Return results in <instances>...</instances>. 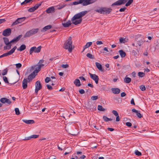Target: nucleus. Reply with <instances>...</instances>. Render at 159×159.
Masks as SVG:
<instances>
[{"mask_svg": "<svg viewBox=\"0 0 159 159\" xmlns=\"http://www.w3.org/2000/svg\"><path fill=\"white\" fill-rule=\"evenodd\" d=\"M138 76L140 77H143L145 75V74L143 72H138Z\"/></svg>", "mask_w": 159, "mask_h": 159, "instance_id": "nucleus-36", "label": "nucleus"}, {"mask_svg": "<svg viewBox=\"0 0 159 159\" xmlns=\"http://www.w3.org/2000/svg\"><path fill=\"white\" fill-rule=\"evenodd\" d=\"M128 0H119L116 2L113 3L111 6L114 5H120L122 4H124L127 2Z\"/></svg>", "mask_w": 159, "mask_h": 159, "instance_id": "nucleus-12", "label": "nucleus"}, {"mask_svg": "<svg viewBox=\"0 0 159 159\" xmlns=\"http://www.w3.org/2000/svg\"><path fill=\"white\" fill-rule=\"evenodd\" d=\"M51 81V79L49 77H47L45 79V82L46 83H48Z\"/></svg>", "mask_w": 159, "mask_h": 159, "instance_id": "nucleus-50", "label": "nucleus"}, {"mask_svg": "<svg viewBox=\"0 0 159 159\" xmlns=\"http://www.w3.org/2000/svg\"><path fill=\"white\" fill-rule=\"evenodd\" d=\"M86 56L90 59H93L94 58V56L89 53H88L86 54Z\"/></svg>", "mask_w": 159, "mask_h": 159, "instance_id": "nucleus-38", "label": "nucleus"}, {"mask_svg": "<svg viewBox=\"0 0 159 159\" xmlns=\"http://www.w3.org/2000/svg\"><path fill=\"white\" fill-rule=\"evenodd\" d=\"M131 75L134 77H135L136 76V73L134 71L131 73Z\"/></svg>", "mask_w": 159, "mask_h": 159, "instance_id": "nucleus-62", "label": "nucleus"}, {"mask_svg": "<svg viewBox=\"0 0 159 159\" xmlns=\"http://www.w3.org/2000/svg\"><path fill=\"white\" fill-rule=\"evenodd\" d=\"M11 33V30L10 28H7L3 30L2 35L5 36H8L10 35Z\"/></svg>", "mask_w": 159, "mask_h": 159, "instance_id": "nucleus-11", "label": "nucleus"}, {"mask_svg": "<svg viewBox=\"0 0 159 159\" xmlns=\"http://www.w3.org/2000/svg\"><path fill=\"white\" fill-rule=\"evenodd\" d=\"M6 46L4 47V50L6 49H10L11 48V44L6 45Z\"/></svg>", "mask_w": 159, "mask_h": 159, "instance_id": "nucleus-34", "label": "nucleus"}, {"mask_svg": "<svg viewBox=\"0 0 159 159\" xmlns=\"http://www.w3.org/2000/svg\"><path fill=\"white\" fill-rule=\"evenodd\" d=\"M119 52L121 57H124L126 56L125 52L122 50H120L119 51Z\"/></svg>", "mask_w": 159, "mask_h": 159, "instance_id": "nucleus-27", "label": "nucleus"}, {"mask_svg": "<svg viewBox=\"0 0 159 159\" xmlns=\"http://www.w3.org/2000/svg\"><path fill=\"white\" fill-rule=\"evenodd\" d=\"M44 65L43 64H39L37 67L35 68V70L33 71L34 72L36 75L37 73L40 70L42 67Z\"/></svg>", "mask_w": 159, "mask_h": 159, "instance_id": "nucleus-14", "label": "nucleus"}, {"mask_svg": "<svg viewBox=\"0 0 159 159\" xmlns=\"http://www.w3.org/2000/svg\"><path fill=\"white\" fill-rule=\"evenodd\" d=\"M95 65L98 69L101 71H103L102 65L98 62H96Z\"/></svg>", "mask_w": 159, "mask_h": 159, "instance_id": "nucleus-23", "label": "nucleus"}, {"mask_svg": "<svg viewBox=\"0 0 159 159\" xmlns=\"http://www.w3.org/2000/svg\"><path fill=\"white\" fill-rule=\"evenodd\" d=\"M15 65L16 66V68L18 69L21 68L22 66V65L20 63L16 64Z\"/></svg>", "mask_w": 159, "mask_h": 159, "instance_id": "nucleus-47", "label": "nucleus"}, {"mask_svg": "<svg viewBox=\"0 0 159 159\" xmlns=\"http://www.w3.org/2000/svg\"><path fill=\"white\" fill-rule=\"evenodd\" d=\"M130 103L131 104L135 105V104L134 102V100L133 98H132L131 101Z\"/></svg>", "mask_w": 159, "mask_h": 159, "instance_id": "nucleus-58", "label": "nucleus"}, {"mask_svg": "<svg viewBox=\"0 0 159 159\" xmlns=\"http://www.w3.org/2000/svg\"><path fill=\"white\" fill-rule=\"evenodd\" d=\"M119 40L120 43H125L126 42L125 39L122 37L120 38Z\"/></svg>", "mask_w": 159, "mask_h": 159, "instance_id": "nucleus-37", "label": "nucleus"}, {"mask_svg": "<svg viewBox=\"0 0 159 159\" xmlns=\"http://www.w3.org/2000/svg\"><path fill=\"white\" fill-rule=\"evenodd\" d=\"M126 125L128 127H131L132 126L131 123L129 122H126Z\"/></svg>", "mask_w": 159, "mask_h": 159, "instance_id": "nucleus-55", "label": "nucleus"}, {"mask_svg": "<svg viewBox=\"0 0 159 159\" xmlns=\"http://www.w3.org/2000/svg\"><path fill=\"white\" fill-rule=\"evenodd\" d=\"M16 48V46H15L13 48H12L8 52L4 53L2 55L0 56V58L4 57L7 56L8 55H10L12 54L14 52Z\"/></svg>", "mask_w": 159, "mask_h": 159, "instance_id": "nucleus-8", "label": "nucleus"}, {"mask_svg": "<svg viewBox=\"0 0 159 159\" xmlns=\"http://www.w3.org/2000/svg\"><path fill=\"white\" fill-rule=\"evenodd\" d=\"M35 93H37L38 91L40 90L42 87L40 82L39 80L37 81L35 83Z\"/></svg>", "mask_w": 159, "mask_h": 159, "instance_id": "nucleus-9", "label": "nucleus"}, {"mask_svg": "<svg viewBox=\"0 0 159 159\" xmlns=\"http://www.w3.org/2000/svg\"><path fill=\"white\" fill-rule=\"evenodd\" d=\"M112 113L113 114L115 115L116 116H118V114L116 111L113 110L112 111Z\"/></svg>", "mask_w": 159, "mask_h": 159, "instance_id": "nucleus-52", "label": "nucleus"}, {"mask_svg": "<svg viewBox=\"0 0 159 159\" xmlns=\"http://www.w3.org/2000/svg\"><path fill=\"white\" fill-rule=\"evenodd\" d=\"M63 48L66 49L68 50L70 52H71L74 48V46L72 44V38L71 36L69 37L65 41L64 44Z\"/></svg>", "mask_w": 159, "mask_h": 159, "instance_id": "nucleus-2", "label": "nucleus"}, {"mask_svg": "<svg viewBox=\"0 0 159 159\" xmlns=\"http://www.w3.org/2000/svg\"><path fill=\"white\" fill-rule=\"evenodd\" d=\"M116 121H119L120 120V117L119 116H116Z\"/></svg>", "mask_w": 159, "mask_h": 159, "instance_id": "nucleus-61", "label": "nucleus"}, {"mask_svg": "<svg viewBox=\"0 0 159 159\" xmlns=\"http://www.w3.org/2000/svg\"><path fill=\"white\" fill-rule=\"evenodd\" d=\"M89 74L90 78L95 81L96 84H98L99 80L98 76L95 74H92L90 73H89Z\"/></svg>", "mask_w": 159, "mask_h": 159, "instance_id": "nucleus-10", "label": "nucleus"}, {"mask_svg": "<svg viewBox=\"0 0 159 159\" xmlns=\"http://www.w3.org/2000/svg\"><path fill=\"white\" fill-rule=\"evenodd\" d=\"M42 3H37L36 4L35 6H34V7L36 9H37L38 7L40 6L41 5Z\"/></svg>", "mask_w": 159, "mask_h": 159, "instance_id": "nucleus-48", "label": "nucleus"}, {"mask_svg": "<svg viewBox=\"0 0 159 159\" xmlns=\"http://www.w3.org/2000/svg\"><path fill=\"white\" fill-rule=\"evenodd\" d=\"M15 111L16 114L17 115H18L20 114V112L19 111V110L18 108H16L15 109Z\"/></svg>", "mask_w": 159, "mask_h": 159, "instance_id": "nucleus-43", "label": "nucleus"}, {"mask_svg": "<svg viewBox=\"0 0 159 159\" xmlns=\"http://www.w3.org/2000/svg\"><path fill=\"white\" fill-rule=\"evenodd\" d=\"M39 28L32 29L27 31L24 35V38H26L30 37L36 34L39 31Z\"/></svg>", "mask_w": 159, "mask_h": 159, "instance_id": "nucleus-4", "label": "nucleus"}, {"mask_svg": "<svg viewBox=\"0 0 159 159\" xmlns=\"http://www.w3.org/2000/svg\"><path fill=\"white\" fill-rule=\"evenodd\" d=\"M46 86L49 90H52V87L50 85L47 84Z\"/></svg>", "mask_w": 159, "mask_h": 159, "instance_id": "nucleus-53", "label": "nucleus"}, {"mask_svg": "<svg viewBox=\"0 0 159 159\" xmlns=\"http://www.w3.org/2000/svg\"><path fill=\"white\" fill-rule=\"evenodd\" d=\"M26 48V46L25 44H22L20 46L19 48L17 49L20 51L24 50Z\"/></svg>", "mask_w": 159, "mask_h": 159, "instance_id": "nucleus-28", "label": "nucleus"}, {"mask_svg": "<svg viewBox=\"0 0 159 159\" xmlns=\"http://www.w3.org/2000/svg\"><path fill=\"white\" fill-rule=\"evenodd\" d=\"M103 119L106 122H107L109 121H111L112 120V119L111 118H108L106 116H103Z\"/></svg>", "mask_w": 159, "mask_h": 159, "instance_id": "nucleus-31", "label": "nucleus"}, {"mask_svg": "<svg viewBox=\"0 0 159 159\" xmlns=\"http://www.w3.org/2000/svg\"><path fill=\"white\" fill-rule=\"evenodd\" d=\"M79 92L81 94H83L85 93V91L83 89H80L79 90Z\"/></svg>", "mask_w": 159, "mask_h": 159, "instance_id": "nucleus-54", "label": "nucleus"}, {"mask_svg": "<svg viewBox=\"0 0 159 159\" xmlns=\"http://www.w3.org/2000/svg\"><path fill=\"white\" fill-rule=\"evenodd\" d=\"M74 83L76 86L79 87L81 85L80 80L78 79H76L74 81Z\"/></svg>", "mask_w": 159, "mask_h": 159, "instance_id": "nucleus-24", "label": "nucleus"}, {"mask_svg": "<svg viewBox=\"0 0 159 159\" xmlns=\"http://www.w3.org/2000/svg\"><path fill=\"white\" fill-rule=\"evenodd\" d=\"M98 110L101 111H105L106 110L103 108L102 107L101 105H98Z\"/></svg>", "mask_w": 159, "mask_h": 159, "instance_id": "nucleus-32", "label": "nucleus"}, {"mask_svg": "<svg viewBox=\"0 0 159 159\" xmlns=\"http://www.w3.org/2000/svg\"><path fill=\"white\" fill-rule=\"evenodd\" d=\"M92 44V42H89L86 43V44L85 45L84 47L83 48L84 49H85L86 48L90 47Z\"/></svg>", "mask_w": 159, "mask_h": 159, "instance_id": "nucleus-29", "label": "nucleus"}, {"mask_svg": "<svg viewBox=\"0 0 159 159\" xmlns=\"http://www.w3.org/2000/svg\"><path fill=\"white\" fill-rule=\"evenodd\" d=\"M133 0H129L128 2L125 4V6L127 7L129 6L133 2Z\"/></svg>", "mask_w": 159, "mask_h": 159, "instance_id": "nucleus-35", "label": "nucleus"}, {"mask_svg": "<svg viewBox=\"0 0 159 159\" xmlns=\"http://www.w3.org/2000/svg\"><path fill=\"white\" fill-rule=\"evenodd\" d=\"M0 101L2 103H7L10 104L11 103V102L10 100L5 98H1L0 100Z\"/></svg>", "mask_w": 159, "mask_h": 159, "instance_id": "nucleus-13", "label": "nucleus"}, {"mask_svg": "<svg viewBox=\"0 0 159 159\" xmlns=\"http://www.w3.org/2000/svg\"><path fill=\"white\" fill-rule=\"evenodd\" d=\"M61 66L63 68H66L69 67V65L68 64H62Z\"/></svg>", "mask_w": 159, "mask_h": 159, "instance_id": "nucleus-51", "label": "nucleus"}, {"mask_svg": "<svg viewBox=\"0 0 159 159\" xmlns=\"http://www.w3.org/2000/svg\"><path fill=\"white\" fill-rule=\"evenodd\" d=\"M26 17H25L21 18H18L15 21L12 23L11 26L16 25L18 24L21 23L24 21Z\"/></svg>", "mask_w": 159, "mask_h": 159, "instance_id": "nucleus-7", "label": "nucleus"}, {"mask_svg": "<svg viewBox=\"0 0 159 159\" xmlns=\"http://www.w3.org/2000/svg\"><path fill=\"white\" fill-rule=\"evenodd\" d=\"M62 24L63 26L64 27H68L71 24V21L70 20H68L66 23H62Z\"/></svg>", "mask_w": 159, "mask_h": 159, "instance_id": "nucleus-19", "label": "nucleus"}, {"mask_svg": "<svg viewBox=\"0 0 159 159\" xmlns=\"http://www.w3.org/2000/svg\"><path fill=\"white\" fill-rule=\"evenodd\" d=\"M5 21H6V20L5 19H0V24L5 22Z\"/></svg>", "mask_w": 159, "mask_h": 159, "instance_id": "nucleus-60", "label": "nucleus"}, {"mask_svg": "<svg viewBox=\"0 0 159 159\" xmlns=\"http://www.w3.org/2000/svg\"><path fill=\"white\" fill-rule=\"evenodd\" d=\"M124 82L127 83H129L131 81V79L128 77H126L124 79Z\"/></svg>", "mask_w": 159, "mask_h": 159, "instance_id": "nucleus-30", "label": "nucleus"}, {"mask_svg": "<svg viewBox=\"0 0 159 159\" xmlns=\"http://www.w3.org/2000/svg\"><path fill=\"white\" fill-rule=\"evenodd\" d=\"M3 80L4 82L6 83L9 84V82L8 81L7 78L6 76H3Z\"/></svg>", "mask_w": 159, "mask_h": 159, "instance_id": "nucleus-45", "label": "nucleus"}, {"mask_svg": "<svg viewBox=\"0 0 159 159\" xmlns=\"http://www.w3.org/2000/svg\"><path fill=\"white\" fill-rule=\"evenodd\" d=\"M79 78L80 80H85V78L83 77V76H80L79 77Z\"/></svg>", "mask_w": 159, "mask_h": 159, "instance_id": "nucleus-63", "label": "nucleus"}, {"mask_svg": "<svg viewBox=\"0 0 159 159\" xmlns=\"http://www.w3.org/2000/svg\"><path fill=\"white\" fill-rule=\"evenodd\" d=\"M98 98V96H93L91 97V99L92 100H95L97 99Z\"/></svg>", "mask_w": 159, "mask_h": 159, "instance_id": "nucleus-46", "label": "nucleus"}, {"mask_svg": "<svg viewBox=\"0 0 159 159\" xmlns=\"http://www.w3.org/2000/svg\"><path fill=\"white\" fill-rule=\"evenodd\" d=\"M8 70L7 68L4 69V70H2V75H6L7 72Z\"/></svg>", "mask_w": 159, "mask_h": 159, "instance_id": "nucleus-39", "label": "nucleus"}, {"mask_svg": "<svg viewBox=\"0 0 159 159\" xmlns=\"http://www.w3.org/2000/svg\"><path fill=\"white\" fill-rule=\"evenodd\" d=\"M135 154L138 156H140L142 155L141 153L137 150L135 151Z\"/></svg>", "mask_w": 159, "mask_h": 159, "instance_id": "nucleus-44", "label": "nucleus"}, {"mask_svg": "<svg viewBox=\"0 0 159 159\" xmlns=\"http://www.w3.org/2000/svg\"><path fill=\"white\" fill-rule=\"evenodd\" d=\"M22 36V35L21 34L19 35L17 37H16L14 38V39L16 41V42H17L20 39V38Z\"/></svg>", "mask_w": 159, "mask_h": 159, "instance_id": "nucleus-41", "label": "nucleus"}, {"mask_svg": "<svg viewBox=\"0 0 159 159\" xmlns=\"http://www.w3.org/2000/svg\"><path fill=\"white\" fill-rule=\"evenodd\" d=\"M22 87L24 89H26L28 86V81L27 79H24L22 81Z\"/></svg>", "mask_w": 159, "mask_h": 159, "instance_id": "nucleus-17", "label": "nucleus"}, {"mask_svg": "<svg viewBox=\"0 0 159 159\" xmlns=\"http://www.w3.org/2000/svg\"><path fill=\"white\" fill-rule=\"evenodd\" d=\"M120 95L121 97H123L125 96L126 95V94L125 92H122L121 93Z\"/></svg>", "mask_w": 159, "mask_h": 159, "instance_id": "nucleus-59", "label": "nucleus"}, {"mask_svg": "<svg viewBox=\"0 0 159 159\" xmlns=\"http://www.w3.org/2000/svg\"><path fill=\"white\" fill-rule=\"evenodd\" d=\"M96 43L97 45H99L102 44L103 43L101 41H98L96 42Z\"/></svg>", "mask_w": 159, "mask_h": 159, "instance_id": "nucleus-56", "label": "nucleus"}, {"mask_svg": "<svg viewBox=\"0 0 159 159\" xmlns=\"http://www.w3.org/2000/svg\"><path fill=\"white\" fill-rule=\"evenodd\" d=\"M112 93L115 94H118L120 92V90L118 88H112L111 89Z\"/></svg>", "mask_w": 159, "mask_h": 159, "instance_id": "nucleus-18", "label": "nucleus"}, {"mask_svg": "<svg viewBox=\"0 0 159 159\" xmlns=\"http://www.w3.org/2000/svg\"><path fill=\"white\" fill-rule=\"evenodd\" d=\"M52 27V26L51 25H48L45 26L41 30V32H45L48 30H49Z\"/></svg>", "mask_w": 159, "mask_h": 159, "instance_id": "nucleus-22", "label": "nucleus"}, {"mask_svg": "<svg viewBox=\"0 0 159 159\" xmlns=\"http://www.w3.org/2000/svg\"><path fill=\"white\" fill-rule=\"evenodd\" d=\"M87 12V11H85L75 14L71 19L72 23L75 25L80 23L82 20V17L86 15Z\"/></svg>", "mask_w": 159, "mask_h": 159, "instance_id": "nucleus-1", "label": "nucleus"}, {"mask_svg": "<svg viewBox=\"0 0 159 159\" xmlns=\"http://www.w3.org/2000/svg\"><path fill=\"white\" fill-rule=\"evenodd\" d=\"M41 48L42 47L40 46L38 48H36V47H31L30 50V54L31 55L34 52L35 53H39L40 52Z\"/></svg>", "mask_w": 159, "mask_h": 159, "instance_id": "nucleus-6", "label": "nucleus"}, {"mask_svg": "<svg viewBox=\"0 0 159 159\" xmlns=\"http://www.w3.org/2000/svg\"><path fill=\"white\" fill-rule=\"evenodd\" d=\"M44 61V60H40L38 63V64H42L43 63Z\"/></svg>", "mask_w": 159, "mask_h": 159, "instance_id": "nucleus-64", "label": "nucleus"}, {"mask_svg": "<svg viewBox=\"0 0 159 159\" xmlns=\"http://www.w3.org/2000/svg\"><path fill=\"white\" fill-rule=\"evenodd\" d=\"M36 75L33 72L32 73L28 76V82H30L35 77Z\"/></svg>", "mask_w": 159, "mask_h": 159, "instance_id": "nucleus-15", "label": "nucleus"}, {"mask_svg": "<svg viewBox=\"0 0 159 159\" xmlns=\"http://www.w3.org/2000/svg\"><path fill=\"white\" fill-rule=\"evenodd\" d=\"M23 121L27 124H32L34 123V121L33 120H23Z\"/></svg>", "mask_w": 159, "mask_h": 159, "instance_id": "nucleus-25", "label": "nucleus"}, {"mask_svg": "<svg viewBox=\"0 0 159 159\" xmlns=\"http://www.w3.org/2000/svg\"><path fill=\"white\" fill-rule=\"evenodd\" d=\"M139 88L142 91H144L146 90L145 87L143 85H140L139 86Z\"/></svg>", "mask_w": 159, "mask_h": 159, "instance_id": "nucleus-42", "label": "nucleus"}, {"mask_svg": "<svg viewBox=\"0 0 159 159\" xmlns=\"http://www.w3.org/2000/svg\"><path fill=\"white\" fill-rule=\"evenodd\" d=\"M3 39L5 44L6 45L11 44H10V42H9V39L7 38L4 37L3 38Z\"/></svg>", "mask_w": 159, "mask_h": 159, "instance_id": "nucleus-26", "label": "nucleus"}, {"mask_svg": "<svg viewBox=\"0 0 159 159\" xmlns=\"http://www.w3.org/2000/svg\"><path fill=\"white\" fill-rule=\"evenodd\" d=\"M32 0H25L23 2H22L21 3V5H22L26 4L27 3H29L30 1Z\"/></svg>", "mask_w": 159, "mask_h": 159, "instance_id": "nucleus-33", "label": "nucleus"}, {"mask_svg": "<svg viewBox=\"0 0 159 159\" xmlns=\"http://www.w3.org/2000/svg\"><path fill=\"white\" fill-rule=\"evenodd\" d=\"M111 11V9L110 8H108L105 7H102L99 9H97L96 11L101 14H108Z\"/></svg>", "mask_w": 159, "mask_h": 159, "instance_id": "nucleus-5", "label": "nucleus"}, {"mask_svg": "<svg viewBox=\"0 0 159 159\" xmlns=\"http://www.w3.org/2000/svg\"><path fill=\"white\" fill-rule=\"evenodd\" d=\"M55 11V8L53 6L49 7L46 10V12L47 13H54Z\"/></svg>", "mask_w": 159, "mask_h": 159, "instance_id": "nucleus-16", "label": "nucleus"}, {"mask_svg": "<svg viewBox=\"0 0 159 159\" xmlns=\"http://www.w3.org/2000/svg\"><path fill=\"white\" fill-rule=\"evenodd\" d=\"M132 112H135L136 113V115L139 118H141L142 117V116L140 113V112H139L138 111L136 110L135 109L133 108L132 110Z\"/></svg>", "mask_w": 159, "mask_h": 159, "instance_id": "nucleus-21", "label": "nucleus"}, {"mask_svg": "<svg viewBox=\"0 0 159 159\" xmlns=\"http://www.w3.org/2000/svg\"><path fill=\"white\" fill-rule=\"evenodd\" d=\"M138 44L139 46H141L143 44V42L142 40H140L138 41Z\"/></svg>", "mask_w": 159, "mask_h": 159, "instance_id": "nucleus-49", "label": "nucleus"}, {"mask_svg": "<svg viewBox=\"0 0 159 159\" xmlns=\"http://www.w3.org/2000/svg\"><path fill=\"white\" fill-rule=\"evenodd\" d=\"M39 136V135L34 134L31 136H30L25 137V139H24V140H29L31 138H38Z\"/></svg>", "mask_w": 159, "mask_h": 159, "instance_id": "nucleus-20", "label": "nucleus"}, {"mask_svg": "<svg viewBox=\"0 0 159 159\" xmlns=\"http://www.w3.org/2000/svg\"><path fill=\"white\" fill-rule=\"evenodd\" d=\"M36 9H35L34 7H31L28 10V11L29 12H33Z\"/></svg>", "mask_w": 159, "mask_h": 159, "instance_id": "nucleus-40", "label": "nucleus"}, {"mask_svg": "<svg viewBox=\"0 0 159 159\" xmlns=\"http://www.w3.org/2000/svg\"><path fill=\"white\" fill-rule=\"evenodd\" d=\"M96 1V0H79V1L73 2L72 4L77 5L83 3V5L85 6L95 2Z\"/></svg>", "mask_w": 159, "mask_h": 159, "instance_id": "nucleus-3", "label": "nucleus"}, {"mask_svg": "<svg viewBox=\"0 0 159 159\" xmlns=\"http://www.w3.org/2000/svg\"><path fill=\"white\" fill-rule=\"evenodd\" d=\"M126 9V7H124L123 8H121L119 10V11L120 12L124 11Z\"/></svg>", "mask_w": 159, "mask_h": 159, "instance_id": "nucleus-57", "label": "nucleus"}]
</instances>
